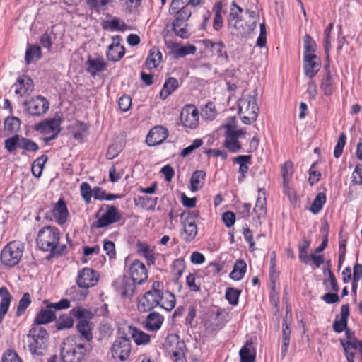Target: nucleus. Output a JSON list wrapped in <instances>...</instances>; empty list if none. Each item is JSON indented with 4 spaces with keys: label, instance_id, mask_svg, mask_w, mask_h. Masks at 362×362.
Segmentation results:
<instances>
[{
    "label": "nucleus",
    "instance_id": "obj_48",
    "mask_svg": "<svg viewBox=\"0 0 362 362\" xmlns=\"http://www.w3.org/2000/svg\"><path fill=\"white\" fill-rule=\"evenodd\" d=\"M71 313L74 317L78 318V320H88L87 318H91L93 315L90 311L82 307L74 308H72Z\"/></svg>",
    "mask_w": 362,
    "mask_h": 362
},
{
    "label": "nucleus",
    "instance_id": "obj_18",
    "mask_svg": "<svg viewBox=\"0 0 362 362\" xmlns=\"http://www.w3.org/2000/svg\"><path fill=\"white\" fill-rule=\"evenodd\" d=\"M76 328L79 334V339L82 341L90 342L93 337V323L88 320H80L78 321Z\"/></svg>",
    "mask_w": 362,
    "mask_h": 362
},
{
    "label": "nucleus",
    "instance_id": "obj_31",
    "mask_svg": "<svg viewBox=\"0 0 362 362\" xmlns=\"http://www.w3.org/2000/svg\"><path fill=\"white\" fill-rule=\"evenodd\" d=\"M41 56L42 52L40 46L28 44L25 56V60L27 64H30L33 61L40 59Z\"/></svg>",
    "mask_w": 362,
    "mask_h": 362
},
{
    "label": "nucleus",
    "instance_id": "obj_44",
    "mask_svg": "<svg viewBox=\"0 0 362 362\" xmlns=\"http://www.w3.org/2000/svg\"><path fill=\"white\" fill-rule=\"evenodd\" d=\"M203 141L201 139H197L192 141V143L187 147L182 149L180 152V156L182 158H185L193 152H194L197 148L201 147L203 145Z\"/></svg>",
    "mask_w": 362,
    "mask_h": 362
},
{
    "label": "nucleus",
    "instance_id": "obj_33",
    "mask_svg": "<svg viewBox=\"0 0 362 362\" xmlns=\"http://www.w3.org/2000/svg\"><path fill=\"white\" fill-rule=\"evenodd\" d=\"M247 264L243 259H238L235 262L233 269L230 274V277L235 280L242 279L246 272Z\"/></svg>",
    "mask_w": 362,
    "mask_h": 362
},
{
    "label": "nucleus",
    "instance_id": "obj_34",
    "mask_svg": "<svg viewBox=\"0 0 362 362\" xmlns=\"http://www.w3.org/2000/svg\"><path fill=\"white\" fill-rule=\"evenodd\" d=\"M252 343L247 341L245 345L240 350V362H255V352L251 351Z\"/></svg>",
    "mask_w": 362,
    "mask_h": 362
},
{
    "label": "nucleus",
    "instance_id": "obj_26",
    "mask_svg": "<svg viewBox=\"0 0 362 362\" xmlns=\"http://www.w3.org/2000/svg\"><path fill=\"white\" fill-rule=\"evenodd\" d=\"M170 47L175 58L184 57L187 54H194L197 50L196 47L192 45L180 47L177 43H173Z\"/></svg>",
    "mask_w": 362,
    "mask_h": 362
},
{
    "label": "nucleus",
    "instance_id": "obj_29",
    "mask_svg": "<svg viewBox=\"0 0 362 362\" xmlns=\"http://www.w3.org/2000/svg\"><path fill=\"white\" fill-rule=\"evenodd\" d=\"M251 156L242 155L233 158V161L240 165L239 172L241 173V177L238 178L239 182H242L247 173L249 167L247 163H250Z\"/></svg>",
    "mask_w": 362,
    "mask_h": 362
},
{
    "label": "nucleus",
    "instance_id": "obj_17",
    "mask_svg": "<svg viewBox=\"0 0 362 362\" xmlns=\"http://www.w3.org/2000/svg\"><path fill=\"white\" fill-rule=\"evenodd\" d=\"M321 68V61L317 56H303L304 74L309 78H313Z\"/></svg>",
    "mask_w": 362,
    "mask_h": 362
},
{
    "label": "nucleus",
    "instance_id": "obj_10",
    "mask_svg": "<svg viewBox=\"0 0 362 362\" xmlns=\"http://www.w3.org/2000/svg\"><path fill=\"white\" fill-rule=\"evenodd\" d=\"M106 208L107 211L105 213L93 223V228H103L121 220L122 216L116 206L107 205Z\"/></svg>",
    "mask_w": 362,
    "mask_h": 362
},
{
    "label": "nucleus",
    "instance_id": "obj_19",
    "mask_svg": "<svg viewBox=\"0 0 362 362\" xmlns=\"http://www.w3.org/2000/svg\"><path fill=\"white\" fill-rule=\"evenodd\" d=\"M52 213L57 223L59 225L64 224L66 221L69 216L66 202L63 199H60L55 204Z\"/></svg>",
    "mask_w": 362,
    "mask_h": 362
},
{
    "label": "nucleus",
    "instance_id": "obj_14",
    "mask_svg": "<svg viewBox=\"0 0 362 362\" xmlns=\"http://www.w3.org/2000/svg\"><path fill=\"white\" fill-rule=\"evenodd\" d=\"M131 279L136 284H142L147 280L148 273L146 266L139 260H134L129 267Z\"/></svg>",
    "mask_w": 362,
    "mask_h": 362
},
{
    "label": "nucleus",
    "instance_id": "obj_57",
    "mask_svg": "<svg viewBox=\"0 0 362 362\" xmlns=\"http://www.w3.org/2000/svg\"><path fill=\"white\" fill-rule=\"evenodd\" d=\"M224 143L226 147L231 152H237L241 148L240 143L238 139H233L228 136H226Z\"/></svg>",
    "mask_w": 362,
    "mask_h": 362
},
{
    "label": "nucleus",
    "instance_id": "obj_30",
    "mask_svg": "<svg viewBox=\"0 0 362 362\" xmlns=\"http://www.w3.org/2000/svg\"><path fill=\"white\" fill-rule=\"evenodd\" d=\"M178 88V81L176 78L170 77L168 78L160 92V98L166 99L173 91Z\"/></svg>",
    "mask_w": 362,
    "mask_h": 362
},
{
    "label": "nucleus",
    "instance_id": "obj_53",
    "mask_svg": "<svg viewBox=\"0 0 362 362\" xmlns=\"http://www.w3.org/2000/svg\"><path fill=\"white\" fill-rule=\"evenodd\" d=\"M175 338V340L177 341V350L173 351V355L175 357V362H187L184 357V352L182 348L185 346L183 342H180L178 341L177 337H173Z\"/></svg>",
    "mask_w": 362,
    "mask_h": 362
},
{
    "label": "nucleus",
    "instance_id": "obj_39",
    "mask_svg": "<svg viewBox=\"0 0 362 362\" xmlns=\"http://www.w3.org/2000/svg\"><path fill=\"white\" fill-rule=\"evenodd\" d=\"M326 202V195L325 193H318L314 199L310 207V211L314 214H318L323 207V205Z\"/></svg>",
    "mask_w": 362,
    "mask_h": 362
},
{
    "label": "nucleus",
    "instance_id": "obj_6",
    "mask_svg": "<svg viewBox=\"0 0 362 362\" xmlns=\"http://www.w3.org/2000/svg\"><path fill=\"white\" fill-rule=\"evenodd\" d=\"M228 26L232 35L237 37H244L251 33L257 25L255 21L250 23H245L242 19L238 18V13L231 12L228 17Z\"/></svg>",
    "mask_w": 362,
    "mask_h": 362
},
{
    "label": "nucleus",
    "instance_id": "obj_56",
    "mask_svg": "<svg viewBox=\"0 0 362 362\" xmlns=\"http://www.w3.org/2000/svg\"><path fill=\"white\" fill-rule=\"evenodd\" d=\"M226 129V136H230L233 139H238L241 135L245 134V131L243 129H235V126L233 124H227L224 126Z\"/></svg>",
    "mask_w": 362,
    "mask_h": 362
},
{
    "label": "nucleus",
    "instance_id": "obj_51",
    "mask_svg": "<svg viewBox=\"0 0 362 362\" xmlns=\"http://www.w3.org/2000/svg\"><path fill=\"white\" fill-rule=\"evenodd\" d=\"M175 15V19L173 21H177L180 23H185L192 15V11L187 6L182 8L177 13H173Z\"/></svg>",
    "mask_w": 362,
    "mask_h": 362
},
{
    "label": "nucleus",
    "instance_id": "obj_9",
    "mask_svg": "<svg viewBox=\"0 0 362 362\" xmlns=\"http://www.w3.org/2000/svg\"><path fill=\"white\" fill-rule=\"evenodd\" d=\"M131 342L127 337H119L112 345L111 354L113 358L120 361L127 360L131 353Z\"/></svg>",
    "mask_w": 362,
    "mask_h": 362
},
{
    "label": "nucleus",
    "instance_id": "obj_21",
    "mask_svg": "<svg viewBox=\"0 0 362 362\" xmlns=\"http://www.w3.org/2000/svg\"><path fill=\"white\" fill-rule=\"evenodd\" d=\"M163 320V317L158 313H150L146 318L144 327L148 331H157L160 328Z\"/></svg>",
    "mask_w": 362,
    "mask_h": 362
},
{
    "label": "nucleus",
    "instance_id": "obj_64",
    "mask_svg": "<svg viewBox=\"0 0 362 362\" xmlns=\"http://www.w3.org/2000/svg\"><path fill=\"white\" fill-rule=\"evenodd\" d=\"M2 362H22V361L14 351L9 350L4 354Z\"/></svg>",
    "mask_w": 362,
    "mask_h": 362
},
{
    "label": "nucleus",
    "instance_id": "obj_46",
    "mask_svg": "<svg viewBox=\"0 0 362 362\" xmlns=\"http://www.w3.org/2000/svg\"><path fill=\"white\" fill-rule=\"evenodd\" d=\"M127 25L126 24L120 21L118 18H114L113 19L108 21L105 23L104 28L105 29H110L112 30H121L123 31L125 30Z\"/></svg>",
    "mask_w": 362,
    "mask_h": 362
},
{
    "label": "nucleus",
    "instance_id": "obj_5",
    "mask_svg": "<svg viewBox=\"0 0 362 362\" xmlns=\"http://www.w3.org/2000/svg\"><path fill=\"white\" fill-rule=\"evenodd\" d=\"M23 251V243L19 241L11 242L1 251V260L5 265L13 267L20 262Z\"/></svg>",
    "mask_w": 362,
    "mask_h": 362
},
{
    "label": "nucleus",
    "instance_id": "obj_37",
    "mask_svg": "<svg viewBox=\"0 0 362 362\" xmlns=\"http://www.w3.org/2000/svg\"><path fill=\"white\" fill-rule=\"evenodd\" d=\"M21 124V120L18 117H8L4 122L5 131L8 134L16 133L20 129Z\"/></svg>",
    "mask_w": 362,
    "mask_h": 362
},
{
    "label": "nucleus",
    "instance_id": "obj_54",
    "mask_svg": "<svg viewBox=\"0 0 362 362\" xmlns=\"http://www.w3.org/2000/svg\"><path fill=\"white\" fill-rule=\"evenodd\" d=\"M321 88L324 91L325 95H330L333 92V80L329 74H327L325 78L323 79Z\"/></svg>",
    "mask_w": 362,
    "mask_h": 362
},
{
    "label": "nucleus",
    "instance_id": "obj_47",
    "mask_svg": "<svg viewBox=\"0 0 362 362\" xmlns=\"http://www.w3.org/2000/svg\"><path fill=\"white\" fill-rule=\"evenodd\" d=\"M21 139V138H20L19 135L16 134L15 136L6 139L4 141V144H5V148H6V150L8 152L12 153L17 148H19Z\"/></svg>",
    "mask_w": 362,
    "mask_h": 362
},
{
    "label": "nucleus",
    "instance_id": "obj_24",
    "mask_svg": "<svg viewBox=\"0 0 362 362\" xmlns=\"http://www.w3.org/2000/svg\"><path fill=\"white\" fill-rule=\"evenodd\" d=\"M129 334L137 345L146 344L150 341V335L141 330L137 329L135 327H128Z\"/></svg>",
    "mask_w": 362,
    "mask_h": 362
},
{
    "label": "nucleus",
    "instance_id": "obj_23",
    "mask_svg": "<svg viewBox=\"0 0 362 362\" xmlns=\"http://www.w3.org/2000/svg\"><path fill=\"white\" fill-rule=\"evenodd\" d=\"M162 61V54L159 49L153 47L150 51L148 56L146 60L145 65L149 70L156 68Z\"/></svg>",
    "mask_w": 362,
    "mask_h": 362
},
{
    "label": "nucleus",
    "instance_id": "obj_35",
    "mask_svg": "<svg viewBox=\"0 0 362 362\" xmlns=\"http://www.w3.org/2000/svg\"><path fill=\"white\" fill-rule=\"evenodd\" d=\"M88 66L87 70L92 75H95L97 72L104 70L106 64L102 59H92L90 58L87 61Z\"/></svg>",
    "mask_w": 362,
    "mask_h": 362
},
{
    "label": "nucleus",
    "instance_id": "obj_62",
    "mask_svg": "<svg viewBox=\"0 0 362 362\" xmlns=\"http://www.w3.org/2000/svg\"><path fill=\"white\" fill-rule=\"evenodd\" d=\"M131 105L132 98L129 95H122L118 101L119 107L123 112H127V110H129V109L131 107Z\"/></svg>",
    "mask_w": 362,
    "mask_h": 362
},
{
    "label": "nucleus",
    "instance_id": "obj_38",
    "mask_svg": "<svg viewBox=\"0 0 362 362\" xmlns=\"http://www.w3.org/2000/svg\"><path fill=\"white\" fill-rule=\"evenodd\" d=\"M136 246L138 252L147 259L148 264H153L155 258L152 250L150 249L149 245L145 243L138 242Z\"/></svg>",
    "mask_w": 362,
    "mask_h": 362
},
{
    "label": "nucleus",
    "instance_id": "obj_15",
    "mask_svg": "<svg viewBox=\"0 0 362 362\" xmlns=\"http://www.w3.org/2000/svg\"><path fill=\"white\" fill-rule=\"evenodd\" d=\"M14 92L21 97L30 95L34 88V84L30 77L23 75L18 77L13 84Z\"/></svg>",
    "mask_w": 362,
    "mask_h": 362
},
{
    "label": "nucleus",
    "instance_id": "obj_58",
    "mask_svg": "<svg viewBox=\"0 0 362 362\" xmlns=\"http://www.w3.org/2000/svg\"><path fill=\"white\" fill-rule=\"evenodd\" d=\"M173 267L174 269V276L176 280H178L182 275L185 270V262L182 259H176L173 262Z\"/></svg>",
    "mask_w": 362,
    "mask_h": 362
},
{
    "label": "nucleus",
    "instance_id": "obj_8",
    "mask_svg": "<svg viewBox=\"0 0 362 362\" xmlns=\"http://www.w3.org/2000/svg\"><path fill=\"white\" fill-rule=\"evenodd\" d=\"M161 300V291H148L139 300L137 309L141 313L148 312L158 306Z\"/></svg>",
    "mask_w": 362,
    "mask_h": 362
},
{
    "label": "nucleus",
    "instance_id": "obj_12",
    "mask_svg": "<svg viewBox=\"0 0 362 362\" xmlns=\"http://www.w3.org/2000/svg\"><path fill=\"white\" fill-rule=\"evenodd\" d=\"M98 274L92 269L84 268L78 272L77 284L79 288H88L98 281Z\"/></svg>",
    "mask_w": 362,
    "mask_h": 362
},
{
    "label": "nucleus",
    "instance_id": "obj_63",
    "mask_svg": "<svg viewBox=\"0 0 362 362\" xmlns=\"http://www.w3.org/2000/svg\"><path fill=\"white\" fill-rule=\"evenodd\" d=\"M352 182L354 185L362 184V165H357L352 173Z\"/></svg>",
    "mask_w": 362,
    "mask_h": 362
},
{
    "label": "nucleus",
    "instance_id": "obj_2",
    "mask_svg": "<svg viewBox=\"0 0 362 362\" xmlns=\"http://www.w3.org/2000/svg\"><path fill=\"white\" fill-rule=\"evenodd\" d=\"M49 334L45 328L33 326L24 337L25 347H28L33 355L42 356L48 346Z\"/></svg>",
    "mask_w": 362,
    "mask_h": 362
},
{
    "label": "nucleus",
    "instance_id": "obj_3",
    "mask_svg": "<svg viewBox=\"0 0 362 362\" xmlns=\"http://www.w3.org/2000/svg\"><path fill=\"white\" fill-rule=\"evenodd\" d=\"M78 337L70 336L64 339L61 348L63 362H81L87 351L86 346L76 340Z\"/></svg>",
    "mask_w": 362,
    "mask_h": 362
},
{
    "label": "nucleus",
    "instance_id": "obj_1",
    "mask_svg": "<svg viewBox=\"0 0 362 362\" xmlns=\"http://www.w3.org/2000/svg\"><path fill=\"white\" fill-rule=\"evenodd\" d=\"M60 233L54 226H45L37 233L36 243L37 247L45 252H49L47 259L58 257L66 252V245H59Z\"/></svg>",
    "mask_w": 362,
    "mask_h": 362
},
{
    "label": "nucleus",
    "instance_id": "obj_49",
    "mask_svg": "<svg viewBox=\"0 0 362 362\" xmlns=\"http://www.w3.org/2000/svg\"><path fill=\"white\" fill-rule=\"evenodd\" d=\"M19 148L32 152H36L39 149V146L37 143L27 138L21 139Z\"/></svg>",
    "mask_w": 362,
    "mask_h": 362
},
{
    "label": "nucleus",
    "instance_id": "obj_61",
    "mask_svg": "<svg viewBox=\"0 0 362 362\" xmlns=\"http://www.w3.org/2000/svg\"><path fill=\"white\" fill-rule=\"evenodd\" d=\"M186 6V1L185 0H172L169 12L170 14L175 13Z\"/></svg>",
    "mask_w": 362,
    "mask_h": 362
},
{
    "label": "nucleus",
    "instance_id": "obj_60",
    "mask_svg": "<svg viewBox=\"0 0 362 362\" xmlns=\"http://www.w3.org/2000/svg\"><path fill=\"white\" fill-rule=\"evenodd\" d=\"M267 43V28L264 23L260 24V33L257 40L256 45L263 47Z\"/></svg>",
    "mask_w": 362,
    "mask_h": 362
},
{
    "label": "nucleus",
    "instance_id": "obj_59",
    "mask_svg": "<svg viewBox=\"0 0 362 362\" xmlns=\"http://www.w3.org/2000/svg\"><path fill=\"white\" fill-rule=\"evenodd\" d=\"M111 0H88V5L95 9L96 11L105 10L107 4L110 2Z\"/></svg>",
    "mask_w": 362,
    "mask_h": 362
},
{
    "label": "nucleus",
    "instance_id": "obj_32",
    "mask_svg": "<svg viewBox=\"0 0 362 362\" xmlns=\"http://www.w3.org/2000/svg\"><path fill=\"white\" fill-rule=\"evenodd\" d=\"M259 194L253 211L257 215V219L260 220L266 215V197H264V192L262 190L259 191Z\"/></svg>",
    "mask_w": 362,
    "mask_h": 362
},
{
    "label": "nucleus",
    "instance_id": "obj_25",
    "mask_svg": "<svg viewBox=\"0 0 362 362\" xmlns=\"http://www.w3.org/2000/svg\"><path fill=\"white\" fill-rule=\"evenodd\" d=\"M183 226L184 240L186 242H191L197 235V226L196 223L189 222V220H182Z\"/></svg>",
    "mask_w": 362,
    "mask_h": 362
},
{
    "label": "nucleus",
    "instance_id": "obj_45",
    "mask_svg": "<svg viewBox=\"0 0 362 362\" xmlns=\"http://www.w3.org/2000/svg\"><path fill=\"white\" fill-rule=\"evenodd\" d=\"M293 174V163L291 161H286L281 167V175L284 179V185H288V180Z\"/></svg>",
    "mask_w": 362,
    "mask_h": 362
},
{
    "label": "nucleus",
    "instance_id": "obj_50",
    "mask_svg": "<svg viewBox=\"0 0 362 362\" xmlns=\"http://www.w3.org/2000/svg\"><path fill=\"white\" fill-rule=\"evenodd\" d=\"M80 190L81 196L86 203L89 204L93 194L90 185L88 182H82L80 186Z\"/></svg>",
    "mask_w": 362,
    "mask_h": 362
},
{
    "label": "nucleus",
    "instance_id": "obj_42",
    "mask_svg": "<svg viewBox=\"0 0 362 362\" xmlns=\"http://www.w3.org/2000/svg\"><path fill=\"white\" fill-rule=\"evenodd\" d=\"M176 304V298L174 294L170 293H168L165 297L162 296V300L160 303V305L168 311L173 310Z\"/></svg>",
    "mask_w": 362,
    "mask_h": 362
},
{
    "label": "nucleus",
    "instance_id": "obj_13",
    "mask_svg": "<svg viewBox=\"0 0 362 362\" xmlns=\"http://www.w3.org/2000/svg\"><path fill=\"white\" fill-rule=\"evenodd\" d=\"M168 136V130L163 126L153 127L146 136V142L150 146L162 144Z\"/></svg>",
    "mask_w": 362,
    "mask_h": 362
},
{
    "label": "nucleus",
    "instance_id": "obj_20",
    "mask_svg": "<svg viewBox=\"0 0 362 362\" xmlns=\"http://www.w3.org/2000/svg\"><path fill=\"white\" fill-rule=\"evenodd\" d=\"M45 303L47 301H45ZM53 308H48L47 305L45 309H42L36 315L35 319V325L33 326H40V325L47 324L56 320V315L53 311Z\"/></svg>",
    "mask_w": 362,
    "mask_h": 362
},
{
    "label": "nucleus",
    "instance_id": "obj_4",
    "mask_svg": "<svg viewBox=\"0 0 362 362\" xmlns=\"http://www.w3.org/2000/svg\"><path fill=\"white\" fill-rule=\"evenodd\" d=\"M238 113L243 115L241 119L245 124L256 121L259 115L257 99L250 95H243L238 103Z\"/></svg>",
    "mask_w": 362,
    "mask_h": 362
},
{
    "label": "nucleus",
    "instance_id": "obj_41",
    "mask_svg": "<svg viewBox=\"0 0 362 362\" xmlns=\"http://www.w3.org/2000/svg\"><path fill=\"white\" fill-rule=\"evenodd\" d=\"M136 284L132 279H124L122 286V295L124 297L131 298L134 293Z\"/></svg>",
    "mask_w": 362,
    "mask_h": 362
},
{
    "label": "nucleus",
    "instance_id": "obj_40",
    "mask_svg": "<svg viewBox=\"0 0 362 362\" xmlns=\"http://www.w3.org/2000/svg\"><path fill=\"white\" fill-rule=\"evenodd\" d=\"M303 43H304V53L303 56L313 57L316 56L313 54L316 50V44L315 42L313 40V38L308 35H305L303 37Z\"/></svg>",
    "mask_w": 362,
    "mask_h": 362
},
{
    "label": "nucleus",
    "instance_id": "obj_55",
    "mask_svg": "<svg viewBox=\"0 0 362 362\" xmlns=\"http://www.w3.org/2000/svg\"><path fill=\"white\" fill-rule=\"evenodd\" d=\"M214 30H219L223 27V18L221 16V2H218L215 9V17L213 22Z\"/></svg>",
    "mask_w": 362,
    "mask_h": 362
},
{
    "label": "nucleus",
    "instance_id": "obj_16",
    "mask_svg": "<svg viewBox=\"0 0 362 362\" xmlns=\"http://www.w3.org/2000/svg\"><path fill=\"white\" fill-rule=\"evenodd\" d=\"M61 123L62 119L59 117L46 119L37 124L35 127V129L42 134H50L54 132H61Z\"/></svg>",
    "mask_w": 362,
    "mask_h": 362
},
{
    "label": "nucleus",
    "instance_id": "obj_36",
    "mask_svg": "<svg viewBox=\"0 0 362 362\" xmlns=\"http://www.w3.org/2000/svg\"><path fill=\"white\" fill-rule=\"evenodd\" d=\"M74 320L71 315H62L57 320L55 327L57 330L68 329L73 327Z\"/></svg>",
    "mask_w": 362,
    "mask_h": 362
},
{
    "label": "nucleus",
    "instance_id": "obj_7",
    "mask_svg": "<svg viewBox=\"0 0 362 362\" xmlns=\"http://www.w3.org/2000/svg\"><path fill=\"white\" fill-rule=\"evenodd\" d=\"M26 112L32 116H42L45 115L49 107V101L42 95H37L23 103Z\"/></svg>",
    "mask_w": 362,
    "mask_h": 362
},
{
    "label": "nucleus",
    "instance_id": "obj_52",
    "mask_svg": "<svg viewBox=\"0 0 362 362\" xmlns=\"http://www.w3.org/2000/svg\"><path fill=\"white\" fill-rule=\"evenodd\" d=\"M30 296L28 293H25L18 303L16 315H21L30 304Z\"/></svg>",
    "mask_w": 362,
    "mask_h": 362
},
{
    "label": "nucleus",
    "instance_id": "obj_27",
    "mask_svg": "<svg viewBox=\"0 0 362 362\" xmlns=\"http://www.w3.org/2000/svg\"><path fill=\"white\" fill-rule=\"evenodd\" d=\"M124 54V48L119 43L112 44L108 47L107 58L110 61L117 62Z\"/></svg>",
    "mask_w": 362,
    "mask_h": 362
},
{
    "label": "nucleus",
    "instance_id": "obj_22",
    "mask_svg": "<svg viewBox=\"0 0 362 362\" xmlns=\"http://www.w3.org/2000/svg\"><path fill=\"white\" fill-rule=\"evenodd\" d=\"M361 341L354 340L344 341L341 340L348 362H354L356 354H358V346Z\"/></svg>",
    "mask_w": 362,
    "mask_h": 362
},
{
    "label": "nucleus",
    "instance_id": "obj_11",
    "mask_svg": "<svg viewBox=\"0 0 362 362\" xmlns=\"http://www.w3.org/2000/svg\"><path fill=\"white\" fill-rule=\"evenodd\" d=\"M180 120L185 127L194 129L198 124L199 113L192 105L185 106L180 113Z\"/></svg>",
    "mask_w": 362,
    "mask_h": 362
},
{
    "label": "nucleus",
    "instance_id": "obj_43",
    "mask_svg": "<svg viewBox=\"0 0 362 362\" xmlns=\"http://www.w3.org/2000/svg\"><path fill=\"white\" fill-rule=\"evenodd\" d=\"M241 291L234 288H228L226 291V298L232 305H236L238 303L239 296Z\"/></svg>",
    "mask_w": 362,
    "mask_h": 362
},
{
    "label": "nucleus",
    "instance_id": "obj_28",
    "mask_svg": "<svg viewBox=\"0 0 362 362\" xmlns=\"http://www.w3.org/2000/svg\"><path fill=\"white\" fill-rule=\"evenodd\" d=\"M205 177L206 173L204 170H199L193 173L190 180L191 190L192 192H197L202 187Z\"/></svg>",
    "mask_w": 362,
    "mask_h": 362
}]
</instances>
